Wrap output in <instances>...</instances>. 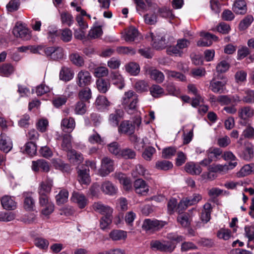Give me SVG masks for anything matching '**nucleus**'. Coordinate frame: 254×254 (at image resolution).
<instances>
[{
    "mask_svg": "<svg viewBox=\"0 0 254 254\" xmlns=\"http://www.w3.org/2000/svg\"><path fill=\"white\" fill-rule=\"evenodd\" d=\"M138 98L136 94L131 90L126 92L122 99V104L128 114H132L137 110Z\"/></svg>",
    "mask_w": 254,
    "mask_h": 254,
    "instance_id": "nucleus-1",
    "label": "nucleus"
},
{
    "mask_svg": "<svg viewBox=\"0 0 254 254\" xmlns=\"http://www.w3.org/2000/svg\"><path fill=\"white\" fill-rule=\"evenodd\" d=\"M43 52L47 57L55 61L62 60L64 58V50L61 47H48L43 49Z\"/></svg>",
    "mask_w": 254,
    "mask_h": 254,
    "instance_id": "nucleus-2",
    "label": "nucleus"
},
{
    "mask_svg": "<svg viewBox=\"0 0 254 254\" xmlns=\"http://www.w3.org/2000/svg\"><path fill=\"white\" fill-rule=\"evenodd\" d=\"M150 247L162 252H172L176 248L175 244L170 241L164 242L162 243L159 241H152L150 242Z\"/></svg>",
    "mask_w": 254,
    "mask_h": 254,
    "instance_id": "nucleus-3",
    "label": "nucleus"
},
{
    "mask_svg": "<svg viewBox=\"0 0 254 254\" xmlns=\"http://www.w3.org/2000/svg\"><path fill=\"white\" fill-rule=\"evenodd\" d=\"M92 81L90 73L85 69L80 70L77 74L76 82L78 86L83 87L89 85Z\"/></svg>",
    "mask_w": 254,
    "mask_h": 254,
    "instance_id": "nucleus-4",
    "label": "nucleus"
},
{
    "mask_svg": "<svg viewBox=\"0 0 254 254\" xmlns=\"http://www.w3.org/2000/svg\"><path fill=\"white\" fill-rule=\"evenodd\" d=\"M113 171L114 161L109 157H104L101 160V168L99 170V174L100 176L105 177Z\"/></svg>",
    "mask_w": 254,
    "mask_h": 254,
    "instance_id": "nucleus-5",
    "label": "nucleus"
},
{
    "mask_svg": "<svg viewBox=\"0 0 254 254\" xmlns=\"http://www.w3.org/2000/svg\"><path fill=\"white\" fill-rule=\"evenodd\" d=\"M164 226L163 223L157 220L145 219L144 221V229L146 233H153Z\"/></svg>",
    "mask_w": 254,
    "mask_h": 254,
    "instance_id": "nucleus-6",
    "label": "nucleus"
},
{
    "mask_svg": "<svg viewBox=\"0 0 254 254\" xmlns=\"http://www.w3.org/2000/svg\"><path fill=\"white\" fill-rule=\"evenodd\" d=\"M146 39L148 41H151V45L156 50H162L165 49L167 46V43L166 42V39L164 36H158L157 38L154 39L152 33L146 36Z\"/></svg>",
    "mask_w": 254,
    "mask_h": 254,
    "instance_id": "nucleus-7",
    "label": "nucleus"
},
{
    "mask_svg": "<svg viewBox=\"0 0 254 254\" xmlns=\"http://www.w3.org/2000/svg\"><path fill=\"white\" fill-rule=\"evenodd\" d=\"M12 32L15 37L20 38L24 40H27L30 38L29 30L22 24L17 23L14 27Z\"/></svg>",
    "mask_w": 254,
    "mask_h": 254,
    "instance_id": "nucleus-8",
    "label": "nucleus"
},
{
    "mask_svg": "<svg viewBox=\"0 0 254 254\" xmlns=\"http://www.w3.org/2000/svg\"><path fill=\"white\" fill-rule=\"evenodd\" d=\"M71 200L76 203L80 208H84L88 204V199L85 196L78 192H73L71 197Z\"/></svg>",
    "mask_w": 254,
    "mask_h": 254,
    "instance_id": "nucleus-9",
    "label": "nucleus"
},
{
    "mask_svg": "<svg viewBox=\"0 0 254 254\" xmlns=\"http://www.w3.org/2000/svg\"><path fill=\"white\" fill-rule=\"evenodd\" d=\"M12 142L11 139L4 133L0 135V150L5 153H8L12 148Z\"/></svg>",
    "mask_w": 254,
    "mask_h": 254,
    "instance_id": "nucleus-10",
    "label": "nucleus"
},
{
    "mask_svg": "<svg viewBox=\"0 0 254 254\" xmlns=\"http://www.w3.org/2000/svg\"><path fill=\"white\" fill-rule=\"evenodd\" d=\"M53 184V180L49 178L42 182L40 184L38 190L39 195H49L51 191Z\"/></svg>",
    "mask_w": 254,
    "mask_h": 254,
    "instance_id": "nucleus-11",
    "label": "nucleus"
},
{
    "mask_svg": "<svg viewBox=\"0 0 254 254\" xmlns=\"http://www.w3.org/2000/svg\"><path fill=\"white\" fill-rule=\"evenodd\" d=\"M200 35L202 37H204L206 41L199 40L197 43V45L199 47L209 46L212 44V40L214 41L217 40V36L209 33L201 32Z\"/></svg>",
    "mask_w": 254,
    "mask_h": 254,
    "instance_id": "nucleus-12",
    "label": "nucleus"
},
{
    "mask_svg": "<svg viewBox=\"0 0 254 254\" xmlns=\"http://www.w3.org/2000/svg\"><path fill=\"white\" fill-rule=\"evenodd\" d=\"M115 177L119 181L126 190L128 191L131 189V182L130 179L127 177L125 174L121 172L116 173Z\"/></svg>",
    "mask_w": 254,
    "mask_h": 254,
    "instance_id": "nucleus-13",
    "label": "nucleus"
},
{
    "mask_svg": "<svg viewBox=\"0 0 254 254\" xmlns=\"http://www.w3.org/2000/svg\"><path fill=\"white\" fill-rule=\"evenodd\" d=\"M232 10L237 14H246L247 11L246 1L244 0H236L233 5Z\"/></svg>",
    "mask_w": 254,
    "mask_h": 254,
    "instance_id": "nucleus-14",
    "label": "nucleus"
},
{
    "mask_svg": "<svg viewBox=\"0 0 254 254\" xmlns=\"http://www.w3.org/2000/svg\"><path fill=\"white\" fill-rule=\"evenodd\" d=\"M41 168L43 171L48 172L50 170L48 163L44 159H39L33 161L32 162V169L35 172H38Z\"/></svg>",
    "mask_w": 254,
    "mask_h": 254,
    "instance_id": "nucleus-15",
    "label": "nucleus"
},
{
    "mask_svg": "<svg viewBox=\"0 0 254 254\" xmlns=\"http://www.w3.org/2000/svg\"><path fill=\"white\" fill-rule=\"evenodd\" d=\"M101 189L103 192L110 195H114L118 190L117 188L109 181H106L102 184Z\"/></svg>",
    "mask_w": 254,
    "mask_h": 254,
    "instance_id": "nucleus-16",
    "label": "nucleus"
},
{
    "mask_svg": "<svg viewBox=\"0 0 254 254\" xmlns=\"http://www.w3.org/2000/svg\"><path fill=\"white\" fill-rule=\"evenodd\" d=\"M1 204L3 208L6 210H14L17 207L16 202L9 195H4L2 197Z\"/></svg>",
    "mask_w": 254,
    "mask_h": 254,
    "instance_id": "nucleus-17",
    "label": "nucleus"
},
{
    "mask_svg": "<svg viewBox=\"0 0 254 254\" xmlns=\"http://www.w3.org/2000/svg\"><path fill=\"white\" fill-rule=\"evenodd\" d=\"M67 156L70 162L73 164H79L83 160L82 154L74 149L67 152Z\"/></svg>",
    "mask_w": 254,
    "mask_h": 254,
    "instance_id": "nucleus-18",
    "label": "nucleus"
},
{
    "mask_svg": "<svg viewBox=\"0 0 254 254\" xmlns=\"http://www.w3.org/2000/svg\"><path fill=\"white\" fill-rule=\"evenodd\" d=\"M110 78L113 84L116 85L120 89L125 86V80L123 77L118 72L112 71L110 74Z\"/></svg>",
    "mask_w": 254,
    "mask_h": 254,
    "instance_id": "nucleus-19",
    "label": "nucleus"
},
{
    "mask_svg": "<svg viewBox=\"0 0 254 254\" xmlns=\"http://www.w3.org/2000/svg\"><path fill=\"white\" fill-rule=\"evenodd\" d=\"M93 208L95 211L103 215L107 214L109 215L113 213V209L110 207L104 205L101 202H95L93 204Z\"/></svg>",
    "mask_w": 254,
    "mask_h": 254,
    "instance_id": "nucleus-20",
    "label": "nucleus"
},
{
    "mask_svg": "<svg viewBox=\"0 0 254 254\" xmlns=\"http://www.w3.org/2000/svg\"><path fill=\"white\" fill-rule=\"evenodd\" d=\"M134 127L128 121H124L119 127V131L122 133L131 134L134 131Z\"/></svg>",
    "mask_w": 254,
    "mask_h": 254,
    "instance_id": "nucleus-21",
    "label": "nucleus"
},
{
    "mask_svg": "<svg viewBox=\"0 0 254 254\" xmlns=\"http://www.w3.org/2000/svg\"><path fill=\"white\" fill-rule=\"evenodd\" d=\"M61 128L63 131L67 129L69 132L72 131L75 127V122L73 118H64L61 122Z\"/></svg>",
    "mask_w": 254,
    "mask_h": 254,
    "instance_id": "nucleus-22",
    "label": "nucleus"
},
{
    "mask_svg": "<svg viewBox=\"0 0 254 254\" xmlns=\"http://www.w3.org/2000/svg\"><path fill=\"white\" fill-rule=\"evenodd\" d=\"M226 84V82L224 81H216L213 79L210 82V87L213 92L222 93L224 92V88Z\"/></svg>",
    "mask_w": 254,
    "mask_h": 254,
    "instance_id": "nucleus-23",
    "label": "nucleus"
},
{
    "mask_svg": "<svg viewBox=\"0 0 254 254\" xmlns=\"http://www.w3.org/2000/svg\"><path fill=\"white\" fill-rule=\"evenodd\" d=\"M89 169H79L78 171L79 181L80 183L85 185H88L90 183Z\"/></svg>",
    "mask_w": 254,
    "mask_h": 254,
    "instance_id": "nucleus-24",
    "label": "nucleus"
},
{
    "mask_svg": "<svg viewBox=\"0 0 254 254\" xmlns=\"http://www.w3.org/2000/svg\"><path fill=\"white\" fill-rule=\"evenodd\" d=\"M254 156V145L250 142L245 143V148L242 155V158L247 161H250L253 158Z\"/></svg>",
    "mask_w": 254,
    "mask_h": 254,
    "instance_id": "nucleus-25",
    "label": "nucleus"
},
{
    "mask_svg": "<svg viewBox=\"0 0 254 254\" xmlns=\"http://www.w3.org/2000/svg\"><path fill=\"white\" fill-rule=\"evenodd\" d=\"M125 67L126 71L132 76L137 75L140 72L139 65L135 62H129L127 64Z\"/></svg>",
    "mask_w": 254,
    "mask_h": 254,
    "instance_id": "nucleus-26",
    "label": "nucleus"
},
{
    "mask_svg": "<svg viewBox=\"0 0 254 254\" xmlns=\"http://www.w3.org/2000/svg\"><path fill=\"white\" fill-rule=\"evenodd\" d=\"M59 77L63 81H69L73 77V72L70 68L64 66L60 71Z\"/></svg>",
    "mask_w": 254,
    "mask_h": 254,
    "instance_id": "nucleus-27",
    "label": "nucleus"
},
{
    "mask_svg": "<svg viewBox=\"0 0 254 254\" xmlns=\"http://www.w3.org/2000/svg\"><path fill=\"white\" fill-rule=\"evenodd\" d=\"M96 86L100 92L105 93L110 88V83L107 79L99 78L96 80Z\"/></svg>",
    "mask_w": 254,
    "mask_h": 254,
    "instance_id": "nucleus-28",
    "label": "nucleus"
},
{
    "mask_svg": "<svg viewBox=\"0 0 254 254\" xmlns=\"http://www.w3.org/2000/svg\"><path fill=\"white\" fill-rule=\"evenodd\" d=\"M238 114L242 120H247L254 115V110L249 106L245 107L239 110Z\"/></svg>",
    "mask_w": 254,
    "mask_h": 254,
    "instance_id": "nucleus-29",
    "label": "nucleus"
},
{
    "mask_svg": "<svg viewBox=\"0 0 254 254\" xmlns=\"http://www.w3.org/2000/svg\"><path fill=\"white\" fill-rule=\"evenodd\" d=\"M110 238L113 241L125 240L127 237V232L121 230H114L109 234Z\"/></svg>",
    "mask_w": 254,
    "mask_h": 254,
    "instance_id": "nucleus-30",
    "label": "nucleus"
},
{
    "mask_svg": "<svg viewBox=\"0 0 254 254\" xmlns=\"http://www.w3.org/2000/svg\"><path fill=\"white\" fill-rule=\"evenodd\" d=\"M122 111L120 110H117L114 113L111 114L109 117L110 124L113 127H117L121 118Z\"/></svg>",
    "mask_w": 254,
    "mask_h": 254,
    "instance_id": "nucleus-31",
    "label": "nucleus"
},
{
    "mask_svg": "<svg viewBox=\"0 0 254 254\" xmlns=\"http://www.w3.org/2000/svg\"><path fill=\"white\" fill-rule=\"evenodd\" d=\"M69 59L71 63L77 66L81 67L84 64L83 57L77 53L71 54L69 56Z\"/></svg>",
    "mask_w": 254,
    "mask_h": 254,
    "instance_id": "nucleus-32",
    "label": "nucleus"
},
{
    "mask_svg": "<svg viewBox=\"0 0 254 254\" xmlns=\"http://www.w3.org/2000/svg\"><path fill=\"white\" fill-rule=\"evenodd\" d=\"M185 169L187 173L191 175H199L202 172V169L199 165L192 163H187L185 166Z\"/></svg>",
    "mask_w": 254,
    "mask_h": 254,
    "instance_id": "nucleus-33",
    "label": "nucleus"
},
{
    "mask_svg": "<svg viewBox=\"0 0 254 254\" xmlns=\"http://www.w3.org/2000/svg\"><path fill=\"white\" fill-rule=\"evenodd\" d=\"M35 206V200L31 195L28 194L25 195L23 201L24 208L27 211H33Z\"/></svg>",
    "mask_w": 254,
    "mask_h": 254,
    "instance_id": "nucleus-34",
    "label": "nucleus"
},
{
    "mask_svg": "<svg viewBox=\"0 0 254 254\" xmlns=\"http://www.w3.org/2000/svg\"><path fill=\"white\" fill-rule=\"evenodd\" d=\"M68 196V192L65 189L61 190L56 195V200L58 205H62L66 202Z\"/></svg>",
    "mask_w": 254,
    "mask_h": 254,
    "instance_id": "nucleus-35",
    "label": "nucleus"
},
{
    "mask_svg": "<svg viewBox=\"0 0 254 254\" xmlns=\"http://www.w3.org/2000/svg\"><path fill=\"white\" fill-rule=\"evenodd\" d=\"M146 72H148V71L146 70ZM148 74L150 75L151 78L155 80L158 83L163 82L164 80L163 73L157 69L149 70Z\"/></svg>",
    "mask_w": 254,
    "mask_h": 254,
    "instance_id": "nucleus-36",
    "label": "nucleus"
},
{
    "mask_svg": "<svg viewBox=\"0 0 254 254\" xmlns=\"http://www.w3.org/2000/svg\"><path fill=\"white\" fill-rule=\"evenodd\" d=\"M71 135L70 134H65L63 136L62 142L61 147L63 150L68 152L71 150Z\"/></svg>",
    "mask_w": 254,
    "mask_h": 254,
    "instance_id": "nucleus-37",
    "label": "nucleus"
},
{
    "mask_svg": "<svg viewBox=\"0 0 254 254\" xmlns=\"http://www.w3.org/2000/svg\"><path fill=\"white\" fill-rule=\"evenodd\" d=\"M252 172H254V164L253 163L244 166L237 173V176L239 177H243L250 175Z\"/></svg>",
    "mask_w": 254,
    "mask_h": 254,
    "instance_id": "nucleus-38",
    "label": "nucleus"
},
{
    "mask_svg": "<svg viewBox=\"0 0 254 254\" xmlns=\"http://www.w3.org/2000/svg\"><path fill=\"white\" fill-rule=\"evenodd\" d=\"M112 222V214L104 215L101 218L100 222V227L102 230H105L108 228L109 226Z\"/></svg>",
    "mask_w": 254,
    "mask_h": 254,
    "instance_id": "nucleus-39",
    "label": "nucleus"
},
{
    "mask_svg": "<svg viewBox=\"0 0 254 254\" xmlns=\"http://www.w3.org/2000/svg\"><path fill=\"white\" fill-rule=\"evenodd\" d=\"M138 35V31L134 27H130L127 29L125 39L126 41H134L135 38Z\"/></svg>",
    "mask_w": 254,
    "mask_h": 254,
    "instance_id": "nucleus-40",
    "label": "nucleus"
},
{
    "mask_svg": "<svg viewBox=\"0 0 254 254\" xmlns=\"http://www.w3.org/2000/svg\"><path fill=\"white\" fill-rule=\"evenodd\" d=\"M93 73L95 77L102 78L109 74V70L105 66H98L94 68Z\"/></svg>",
    "mask_w": 254,
    "mask_h": 254,
    "instance_id": "nucleus-41",
    "label": "nucleus"
},
{
    "mask_svg": "<svg viewBox=\"0 0 254 254\" xmlns=\"http://www.w3.org/2000/svg\"><path fill=\"white\" fill-rule=\"evenodd\" d=\"M149 90L152 96L155 98H159L164 94V89L158 85H153Z\"/></svg>",
    "mask_w": 254,
    "mask_h": 254,
    "instance_id": "nucleus-42",
    "label": "nucleus"
},
{
    "mask_svg": "<svg viewBox=\"0 0 254 254\" xmlns=\"http://www.w3.org/2000/svg\"><path fill=\"white\" fill-rule=\"evenodd\" d=\"M155 167L158 169L167 171L173 167V164L167 160L158 161L156 163Z\"/></svg>",
    "mask_w": 254,
    "mask_h": 254,
    "instance_id": "nucleus-43",
    "label": "nucleus"
},
{
    "mask_svg": "<svg viewBox=\"0 0 254 254\" xmlns=\"http://www.w3.org/2000/svg\"><path fill=\"white\" fill-rule=\"evenodd\" d=\"M245 94L242 101L247 104H254V90H247L245 91Z\"/></svg>",
    "mask_w": 254,
    "mask_h": 254,
    "instance_id": "nucleus-44",
    "label": "nucleus"
},
{
    "mask_svg": "<svg viewBox=\"0 0 254 254\" xmlns=\"http://www.w3.org/2000/svg\"><path fill=\"white\" fill-rule=\"evenodd\" d=\"M230 67V64L228 61L222 60L217 64L216 66V71L220 73H224L228 70Z\"/></svg>",
    "mask_w": 254,
    "mask_h": 254,
    "instance_id": "nucleus-45",
    "label": "nucleus"
},
{
    "mask_svg": "<svg viewBox=\"0 0 254 254\" xmlns=\"http://www.w3.org/2000/svg\"><path fill=\"white\" fill-rule=\"evenodd\" d=\"M86 111V107L83 101L77 102L75 105L74 112L77 115H83Z\"/></svg>",
    "mask_w": 254,
    "mask_h": 254,
    "instance_id": "nucleus-46",
    "label": "nucleus"
},
{
    "mask_svg": "<svg viewBox=\"0 0 254 254\" xmlns=\"http://www.w3.org/2000/svg\"><path fill=\"white\" fill-rule=\"evenodd\" d=\"M25 151L29 155H35L37 152L36 144L32 141L27 142L25 145Z\"/></svg>",
    "mask_w": 254,
    "mask_h": 254,
    "instance_id": "nucleus-47",
    "label": "nucleus"
},
{
    "mask_svg": "<svg viewBox=\"0 0 254 254\" xmlns=\"http://www.w3.org/2000/svg\"><path fill=\"white\" fill-rule=\"evenodd\" d=\"M78 96L81 101H87L91 97V91L90 88L86 87L80 91Z\"/></svg>",
    "mask_w": 254,
    "mask_h": 254,
    "instance_id": "nucleus-48",
    "label": "nucleus"
},
{
    "mask_svg": "<svg viewBox=\"0 0 254 254\" xmlns=\"http://www.w3.org/2000/svg\"><path fill=\"white\" fill-rule=\"evenodd\" d=\"M14 71L12 65L9 64H3L0 67V72L5 76H8Z\"/></svg>",
    "mask_w": 254,
    "mask_h": 254,
    "instance_id": "nucleus-49",
    "label": "nucleus"
},
{
    "mask_svg": "<svg viewBox=\"0 0 254 254\" xmlns=\"http://www.w3.org/2000/svg\"><path fill=\"white\" fill-rule=\"evenodd\" d=\"M254 18L252 15H248L243 19L239 24L240 30L246 29L253 21Z\"/></svg>",
    "mask_w": 254,
    "mask_h": 254,
    "instance_id": "nucleus-50",
    "label": "nucleus"
},
{
    "mask_svg": "<svg viewBox=\"0 0 254 254\" xmlns=\"http://www.w3.org/2000/svg\"><path fill=\"white\" fill-rule=\"evenodd\" d=\"M154 184L153 180H148V182L144 181V196L154 193L152 189Z\"/></svg>",
    "mask_w": 254,
    "mask_h": 254,
    "instance_id": "nucleus-51",
    "label": "nucleus"
},
{
    "mask_svg": "<svg viewBox=\"0 0 254 254\" xmlns=\"http://www.w3.org/2000/svg\"><path fill=\"white\" fill-rule=\"evenodd\" d=\"M189 214L185 213L180 214L177 217L178 221L184 227H188L190 225V222L189 220Z\"/></svg>",
    "mask_w": 254,
    "mask_h": 254,
    "instance_id": "nucleus-52",
    "label": "nucleus"
},
{
    "mask_svg": "<svg viewBox=\"0 0 254 254\" xmlns=\"http://www.w3.org/2000/svg\"><path fill=\"white\" fill-rule=\"evenodd\" d=\"M135 156L134 151L129 148H125L121 150L119 157L125 159H132Z\"/></svg>",
    "mask_w": 254,
    "mask_h": 254,
    "instance_id": "nucleus-53",
    "label": "nucleus"
},
{
    "mask_svg": "<svg viewBox=\"0 0 254 254\" xmlns=\"http://www.w3.org/2000/svg\"><path fill=\"white\" fill-rule=\"evenodd\" d=\"M61 18L63 23L70 26L73 22L72 16L69 13L63 12L61 15Z\"/></svg>",
    "mask_w": 254,
    "mask_h": 254,
    "instance_id": "nucleus-54",
    "label": "nucleus"
},
{
    "mask_svg": "<svg viewBox=\"0 0 254 254\" xmlns=\"http://www.w3.org/2000/svg\"><path fill=\"white\" fill-rule=\"evenodd\" d=\"M71 31L68 28H65L61 31V39L64 42H68L72 39Z\"/></svg>",
    "mask_w": 254,
    "mask_h": 254,
    "instance_id": "nucleus-55",
    "label": "nucleus"
},
{
    "mask_svg": "<svg viewBox=\"0 0 254 254\" xmlns=\"http://www.w3.org/2000/svg\"><path fill=\"white\" fill-rule=\"evenodd\" d=\"M117 52L119 54L130 55H132L135 53L134 49L129 47H119L117 48Z\"/></svg>",
    "mask_w": 254,
    "mask_h": 254,
    "instance_id": "nucleus-56",
    "label": "nucleus"
},
{
    "mask_svg": "<svg viewBox=\"0 0 254 254\" xmlns=\"http://www.w3.org/2000/svg\"><path fill=\"white\" fill-rule=\"evenodd\" d=\"M97 106L101 108H106L110 105V102L107 98L104 96H99L96 100Z\"/></svg>",
    "mask_w": 254,
    "mask_h": 254,
    "instance_id": "nucleus-57",
    "label": "nucleus"
},
{
    "mask_svg": "<svg viewBox=\"0 0 254 254\" xmlns=\"http://www.w3.org/2000/svg\"><path fill=\"white\" fill-rule=\"evenodd\" d=\"M19 0H10L6 5L8 11L13 12L18 10L20 6Z\"/></svg>",
    "mask_w": 254,
    "mask_h": 254,
    "instance_id": "nucleus-58",
    "label": "nucleus"
},
{
    "mask_svg": "<svg viewBox=\"0 0 254 254\" xmlns=\"http://www.w3.org/2000/svg\"><path fill=\"white\" fill-rule=\"evenodd\" d=\"M67 101L65 96H61L55 97L52 101L54 106L56 108H59L65 104Z\"/></svg>",
    "mask_w": 254,
    "mask_h": 254,
    "instance_id": "nucleus-59",
    "label": "nucleus"
},
{
    "mask_svg": "<svg viewBox=\"0 0 254 254\" xmlns=\"http://www.w3.org/2000/svg\"><path fill=\"white\" fill-rule=\"evenodd\" d=\"M201 196L199 194H194L192 197H190L187 199L185 202L186 208L188 205H191L197 203L201 199Z\"/></svg>",
    "mask_w": 254,
    "mask_h": 254,
    "instance_id": "nucleus-60",
    "label": "nucleus"
},
{
    "mask_svg": "<svg viewBox=\"0 0 254 254\" xmlns=\"http://www.w3.org/2000/svg\"><path fill=\"white\" fill-rule=\"evenodd\" d=\"M176 152V149L173 147L164 148L162 151V157L165 159L170 158Z\"/></svg>",
    "mask_w": 254,
    "mask_h": 254,
    "instance_id": "nucleus-61",
    "label": "nucleus"
},
{
    "mask_svg": "<svg viewBox=\"0 0 254 254\" xmlns=\"http://www.w3.org/2000/svg\"><path fill=\"white\" fill-rule=\"evenodd\" d=\"M48 125L49 122L47 119L39 120L36 124L37 129L40 132H45L47 130Z\"/></svg>",
    "mask_w": 254,
    "mask_h": 254,
    "instance_id": "nucleus-62",
    "label": "nucleus"
},
{
    "mask_svg": "<svg viewBox=\"0 0 254 254\" xmlns=\"http://www.w3.org/2000/svg\"><path fill=\"white\" fill-rule=\"evenodd\" d=\"M243 135L247 138L254 139V128L248 125L243 130Z\"/></svg>",
    "mask_w": 254,
    "mask_h": 254,
    "instance_id": "nucleus-63",
    "label": "nucleus"
},
{
    "mask_svg": "<svg viewBox=\"0 0 254 254\" xmlns=\"http://www.w3.org/2000/svg\"><path fill=\"white\" fill-rule=\"evenodd\" d=\"M108 66L111 69H116L118 68L121 65V61L116 58H111L107 62Z\"/></svg>",
    "mask_w": 254,
    "mask_h": 254,
    "instance_id": "nucleus-64",
    "label": "nucleus"
}]
</instances>
